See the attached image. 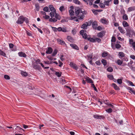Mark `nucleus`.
I'll return each mask as SVG.
<instances>
[{
    "label": "nucleus",
    "mask_w": 135,
    "mask_h": 135,
    "mask_svg": "<svg viewBox=\"0 0 135 135\" xmlns=\"http://www.w3.org/2000/svg\"><path fill=\"white\" fill-rule=\"evenodd\" d=\"M25 21L26 23H28L29 22L28 19L26 17H24L23 16H20L18 18L16 23L18 24H21L23 23Z\"/></svg>",
    "instance_id": "f257e3e1"
},
{
    "label": "nucleus",
    "mask_w": 135,
    "mask_h": 135,
    "mask_svg": "<svg viewBox=\"0 0 135 135\" xmlns=\"http://www.w3.org/2000/svg\"><path fill=\"white\" fill-rule=\"evenodd\" d=\"M32 65L33 68L35 70H40L41 69V67L38 64L35 62H32Z\"/></svg>",
    "instance_id": "f03ea898"
},
{
    "label": "nucleus",
    "mask_w": 135,
    "mask_h": 135,
    "mask_svg": "<svg viewBox=\"0 0 135 135\" xmlns=\"http://www.w3.org/2000/svg\"><path fill=\"white\" fill-rule=\"evenodd\" d=\"M126 29L127 33H128L130 34L132 33V34H134L135 33V32L134 31L132 30V29L131 28V27H128L127 28H126Z\"/></svg>",
    "instance_id": "7ed1b4c3"
},
{
    "label": "nucleus",
    "mask_w": 135,
    "mask_h": 135,
    "mask_svg": "<svg viewBox=\"0 0 135 135\" xmlns=\"http://www.w3.org/2000/svg\"><path fill=\"white\" fill-rule=\"evenodd\" d=\"M57 41L58 44L61 45H66L65 42L63 40L60 39L59 38L57 39Z\"/></svg>",
    "instance_id": "20e7f679"
},
{
    "label": "nucleus",
    "mask_w": 135,
    "mask_h": 135,
    "mask_svg": "<svg viewBox=\"0 0 135 135\" xmlns=\"http://www.w3.org/2000/svg\"><path fill=\"white\" fill-rule=\"evenodd\" d=\"M93 117L98 119H103L104 118V117L103 115H94L93 116Z\"/></svg>",
    "instance_id": "39448f33"
},
{
    "label": "nucleus",
    "mask_w": 135,
    "mask_h": 135,
    "mask_svg": "<svg viewBox=\"0 0 135 135\" xmlns=\"http://www.w3.org/2000/svg\"><path fill=\"white\" fill-rule=\"evenodd\" d=\"M85 11H83L82 10H81L80 13H82V15H81L79 16L78 19L80 20L83 19L84 17V16L83 14H85Z\"/></svg>",
    "instance_id": "423d86ee"
},
{
    "label": "nucleus",
    "mask_w": 135,
    "mask_h": 135,
    "mask_svg": "<svg viewBox=\"0 0 135 135\" xmlns=\"http://www.w3.org/2000/svg\"><path fill=\"white\" fill-rule=\"evenodd\" d=\"M92 26L93 28L94 29H96L98 26L97 22L94 21L92 22Z\"/></svg>",
    "instance_id": "0eeeda50"
},
{
    "label": "nucleus",
    "mask_w": 135,
    "mask_h": 135,
    "mask_svg": "<svg viewBox=\"0 0 135 135\" xmlns=\"http://www.w3.org/2000/svg\"><path fill=\"white\" fill-rule=\"evenodd\" d=\"M70 65L71 67L73 68L75 70H77L78 67L76 65L73 63V62H70Z\"/></svg>",
    "instance_id": "6e6552de"
},
{
    "label": "nucleus",
    "mask_w": 135,
    "mask_h": 135,
    "mask_svg": "<svg viewBox=\"0 0 135 135\" xmlns=\"http://www.w3.org/2000/svg\"><path fill=\"white\" fill-rule=\"evenodd\" d=\"M105 33L104 31H102L98 33L97 35V36L98 37H102L104 35H105Z\"/></svg>",
    "instance_id": "1a4fd4ad"
},
{
    "label": "nucleus",
    "mask_w": 135,
    "mask_h": 135,
    "mask_svg": "<svg viewBox=\"0 0 135 135\" xmlns=\"http://www.w3.org/2000/svg\"><path fill=\"white\" fill-rule=\"evenodd\" d=\"M18 55L20 57H26L27 56L26 54L23 52H21L18 53Z\"/></svg>",
    "instance_id": "9d476101"
},
{
    "label": "nucleus",
    "mask_w": 135,
    "mask_h": 135,
    "mask_svg": "<svg viewBox=\"0 0 135 135\" xmlns=\"http://www.w3.org/2000/svg\"><path fill=\"white\" fill-rule=\"evenodd\" d=\"M112 86L116 90H120L119 88L115 83H113L112 84Z\"/></svg>",
    "instance_id": "9b49d317"
},
{
    "label": "nucleus",
    "mask_w": 135,
    "mask_h": 135,
    "mask_svg": "<svg viewBox=\"0 0 135 135\" xmlns=\"http://www.w3.org/2000/svg\"><path fill=\"white\" fill-rule=\"evenodd\" d=\"M49 8L50 9V10L52 12H55L56 13V10L55 8L53 7V5H50L49 6Z\"/></svg>",
    "instance_id": "f8f14e48"
},
{
    "label": "nucleus",
    "mask_w": 135,
    "mask_h": 135,
    "mask_svg": "<svg viewBox=\"0 0 135 135\" xmlns=\"http://www.w3.org/2000/svg\"><path fill=\"white\" fill-rule=\"evenodd\" d=\"M52 51V50L51 47H49L46 50V52L47 54H51Z\"/></svg>",
    "instance_id": "ddd939ff"
},
{
    "label": "nucleus",
    "mask_w": 135,
    "mask_h": 135,
    "mask_svg": "<svg viewBox=\"0 0 135 135\" xmlns=\"http://www.w3.org/2000/svg\"><path fill=\"white\" fill-rule=\"evenodd\" d=\"M70 45L73 49L76 50H79V47L76 44H70Z\"/></svg>",
    "instance_id": "4468645a"
},
{
    "label": "nucleus",
    "mask_w": 135,
    "mask_h": 135,
    "mask_svg": "<svg viewBox=\"0 0 135 135\" xmlns=\"http://www.w3.org/2000/svg\"><path fill=\"white\" fill-rule=\"evenodd\" d=\"M88 26L87 22H86L82 25L81 27L83 29H86Z\"/></svg>",
    "instance_id": "2eb2a0df"
},
{
    "label": "nucleus",
    "mask_w": 135,
    "mask_h": 135,
    "mask_svg": "<svg viewBox=\"0 0 135 135\" xmlns=\"http://www.w3.org/2000/svg\"><path fill=\"white\" fill-rule=\"evenodd\" d=\"M87 40L91 42H96V40L95 39L91 38L89 36L88 37Z\"/></svg>",
    "instance_id": "dca6fc26"
},
{
    "label": "nucleus",
    "mask_w": 135,
    "mask_h": 135,
    "mask_svg": "<svg viewBox=\"0 0 135 135\" xmlns=\"http://www.w3.org/2000/svg\"><path fill=\"white\" fill-rule=\"evenodd\" d=\"M109 53L107 51H105L103 52L102 54V56L103 57H105L108 55Z\"/></svg>",
    "instance_id": "f3484780"
},
{
    "label": "nucleus",
    "mask_w": 135,
    "mask_h": 135,
    "mask_svg": "<svg viewBox=\"0 0 135 135\" xmlns=\"http://www.w3.org/2000/svg\"><path fill=\"white\" fill-rule=\"evenodd\" d=\"M122 25L124 27H126L129 26L128 23L125 21H123L122 22Z\"/></svg>",
    "instance_id": "a211bd4d"
},
{
    "label": "nucleus",
    "mask_w": 135,
    "mask_h": 135,
    "mask_svg": "<svg viewBox=\"0 0 135 135\" xmlns=\"http://www.w3.org/2000/svg\"><path fill=\"white\" fill-rule=\"evenodd\" d=\"M118 29L120 32L122 33H125L124 30L120 26L118 27Z\"/></svg>",
    "instance_id": "6ab92c4d"
},
{
    "label": "nucleus",
    "mask_w": 135,
    "mask_h": 135,
    "mask_svg": "<svg viewBox=\"0 0 135 135\" xmlns=\"http://www.w3.org/2000/svg\"><path fill=\"white\" fill-rule=\"evenodd\" d=\"M67 39L69 41L73 43L74 42V40L70 36H68Z\"/></svg>",
    "instance_id": "aec40b11"
},
{
    "label": "nucleus",
    "mask_w": 135,
    "mask_h": 135,
    "mask_svg": "<svg viewBox=\"0 0 135 135\" xmlns=\"http://www.w3.org/2000/svg\"><path fill=\"white\" fill-rule=\"evenodd\" d=\"M55 17L56 18V19H57L59 20H60L61 19V17L60 15L56 13H55Z\"/></svg>",
    "instance_id": "412c9836"
},
{
    "label": "nucleus",
    "mask_w": 135,
    "mask_h": 135,
    "mask_svg": "<svg viewBox=\"0 0 135 135\" xmlns=\"http://www.w3.org/2000/svg\"><path fill=\"white\" fill-rule=\"evenodd\" d=\"M135 9V7L133 6L130 7L128 9V10L129 12H131L134 10Z\"/></svg>",
    "instance_id": "4be33fe9"
},
{
    "label": "nucleus",
    "mask_w": 135,
    "mask_h": 135,
    "mask_svg": "<svg viewBox=\"0 0 135 135\" xmlns=\"http://www.w3.org/2000/svg\"><path fill=\"white\" fill-rule=\"evenodd\" d=\"M111 0H105L104 3L105 5L107 6H109L110 4V2L111 1Z\"/></svg>",
    "instance_id": "5701e85b"
},
{
    "label": "nucleus",
    "mask_w": 135,
    "mask_h": 135,
    "mask_svg": "<svg viewBox=\"0 0 135 135\" xmlns=\"http://www.w3.org/2000/svg\"><path fill=\"white\" fill-rule=\"evenodd\" d=\"M119 56L121 57H124L125 56V54L122 52H119L118 54Z\"/></svg>",
    "instance_id": "b1692460"
},
{
    "label": "nucleus",
    "mask_w": 135,
    "mask_h": 135,
    "mask_svg": "<svg viewBox=\"0 0 135 135\" xmlns=\"http://www.w3.org/2000/svg\"><path fill=\"white\" fill-rule=\"evenodd\" d=\"M85 2H87L88 1L89 2V5L91 6L93 4L92 2L94 0H83Z\"/></svg>",
    "instance_id": "393cba45"
},
{
    "label": "nucleus",
    "mask_w": 135,
    "mask_h": 135,
    "mask_svg": "<svg viewBox=\"0 0 135 135\" xmlns=\"http://www.w3.org/2000/svg\"><path fill=\"white\" fill-rule=\"evenodd\" d=\"M100 21L101 22L104 24H107V21L106 20L104 19H101L100 20Z\"/></svg>",
    "instance_id": "a878e982"
},
{
    "label": "nucleus",
    "mask_w": 135,
    "mask_h": 135,
    "mask_svg": "<svg viewBox=\"0 0 135 135\" xmlns=\"http://www.w3.org/2000/svg\"><path fill=\"white\" fill-rule=\"evenodd\" d=\"M21 75L23 76L26 77L27 76L28 74L26 72H24L23 71H21Z\"/></svg>",
    "instance_id": "bb28decb"
},
{
    "label": "nucleus",
    "mask_w": 135,
    "mask_h": 135,
    "mask_svg": "<svg viewBox=\"0 0 135 135\" xmlns=\"http://www.w3.org/2000/svg\"><path fill=\"white\" fill-rule=\"evenodd\" d=\"M86 80L87 81V83H93V80L89 77H88L86 79Z\"/></svg>",
    "instance_id": "cd10ccee"
},
{
    "label": "nucleus",
    "mask_w": 135,
    "mask_h": 135,
    "mask_svg": "<svg viewBox=\"0 0 135 135\" xmlns=\"http://www.w3.org/2000/svg\"><path fill=\"white\" fill-rule=\"evenodd\" d=\"M81 10L80 9H75V14L76 16L78 15L80 13Z\"/></svg>",
    "instance_id": "c85d7f7f"
},
{
    "label": "nucleus",
    "mask_w": 135,
    "mask_h": 135,
    "mask_svg": "<svg viewBox=\"0 0 135 135\" xmlns=\"http://www.w3.org/2000/svg\"><path fill=\"white\" fill-rule=\"evenodd\" d=\"M0 55L4 57H6V54L2 51L0 49Z\"/></svg>",
    "instance_id": "c756f323"
},
{
    "label": "nucleus",
    "mask_w": 135,
    "mask_h": 135,
    "mask_svg": "<svg viewBox=\"0 0 135 135\" xmlns=\"http://www.w3.org/2000/svg\"><path fill=\"white\" fill-rule=\"evenodd\" d=\"M35 9L37 11H38L40 9V6L38 4H36L35 5Z\"/></svg>",
    "instance_id": "7c9ffc66"
},
{
    "label": "nucleus",
    "mask_w": 135,
    "mask_h": 135,
    "mask_svg": "<svg viewBox=\"0 0 135 135\" xmlns=\"http://www.w3.org/2000/svg\"><path fill=\"white\" fill-rule=\"evenodd\" d=\"M49 21L52 22H55L57 21V20L55 18H50L49 19Z\"/></svg>",
    "instance_id": "2f4dec72"
},
{
    "label": "nucleus",
    "mask_w": 135,
    "mask_h": 135,
    "mask_svg": "<svg viewBox=\"0 0 135 135\" xmlns=\"http://www.w3.org/2000/svg\"><path fill=\"white\" fill-rule=\"evenodd\" d=\"M83 36V37L85 39H88V37H89V36H88L87 34L86 33H85L84 34H83V35H82Z\"/></svg>",
    "instance_id": "473e14b6"
},
{
    "label": "nucleus",
    "mask_w": 135,
    "mask_h": 135,
    "mask_svg": "<svg viewBox=\"0 0 135 135\" xmlns=\"http://www.w3.org/2000/svg\"><path fill=\"white\" fill-rule=\"evenodd\" d=\"M122 18L124 20H127L128 19V16L126 14L123 15Z\"/></svg>",
    "instance_id": "72a5a7b5"
},
{
    "label": "nucleus",
    "mask_w": 135,
    "mask_h": 135,
    "mask_svg": "<svg viewBox=\"0 0 135 135\" xmlns=\"http://www.w3.org/2000/svg\"><path fill=\"white\" fill-rule=\"evenodd\" d=\"M69 12L70 16H72L74 15V12L72 9H70L69 11Z\"/></svg>",
    "instance_id": "f704fd0d"
},
{
    "label": "nucleus",
    "mask_w": 135,
    "mask_h": 135,
    "mask_svg": "<svg viewBox=\"0 0 135 135\" xmlns=\"http://www.w3.org/2000/svg\"><path fill=\"white\" fill-rule=\"evenodd\" d=\"M105 111L108 113H111L113 112V110L111 108H109L108 109H106Z\"/></svg>",
    "instance_id": "c9c22d12"
},
{
    "label": "nucleus",
    "mask_w": 135,
    "mask_h": 135,
    "mask_svg": "<svg viewBox=\"0 0 135 135\" xmlns=\"http://www.w3.org/2000/svg\"><path fill=\"white\" fill-rule=\"evenodd\" d=\"M101 61L102 63L103 64L104 66H105L107 65V61L105 60L104 59H102V60Z\"/></svg>",
    "instance_id": "e433bc0d"
},
{
    "label": "nucleus",
    "mask_w": 135,
    "mask_h": 135,
    "mask_svg": "<svg viewBox=\"0 0 135 135\" xmlns=\"http://www.w3.org/2000/svg\"><path fill=\"white\" fill-rule=\"evenodd\" d=\"M73 2L75 4H80V2L78 0H73Z\"/></svg>",
    "instance_id": "4c0bfd02"
},
{
    "label": "nucleus",
    "mask_w": 135,
    "mask_h": 135,
    "mask_svg": "<svg viewBox=\"0 0 135 135\" xmlns=\"http://www.w3.org/2000/svg\"><path fill=\"white\" fill-rule=\"evenodd\" d=\"M43 10L46 12H50V11H49V8L47 7H44L43 9Z\"/></svg>",
    "instance_id": "58836bf2"
},
{
    "label": "nucleus",
    "mask_w": 135,
    "mask_h": 135,
    "mask_svg": "<svg viewBox=\"0 0 135 135\" xmlns=\"http://www.w3.org/2000/svg\"><path fill=\"white\" fill-rule=\"evenodd\" d=\"M107 78H109L110 80H112L114 79V77L113 75H108L107 76Z\"/></svg>",
    "instance_id": "ea45409f"
},
{
    "label": "nucleus",
    "mask_w": 135,
    "mask_h": 135,
    "mask_svg": "<svg viewBox=\"0 0 135 135\" xmlns=\"http://www.w3.org/2000/svg\"><path fill=\"white\" fill-rule=\"evenodd\" d=\"M43 17L45 19H48L50 18V16L46 15L43 16Z\"/></svg>",
    "instance_id": "a19ab883"
},
{
    "label": "nucleus",
    "mask_w": 135,
    "mask_h": 135,
    "mask_svg": "<svg viewBox=\"0 0 135 135\" xmlns=\"http://www.w3.org/2000/svg\"><path fill=\"white\" fill-rule=\"evenodd\" d=\"M107 70L109 72H112L113 71V69L111 67H109L107 68Z\"/></svg>",
    "instance_id": "79ce46f5"
},
{
    "label": "nucleus",
    "mask_w": 135,
    "mask_h": 135,
    "mask_svg": "<svg viewBox=\"0 0 135 135\" xmlns=\"http://www.w3.org/2000/svg\"><path fill=\"white\" fill-rule=\"evenodd\" d=\"M121 47V45L119 44H116L115 45V48L117 49H119Z\"/></svg>",
    "instance_id": "37998d69"
},
{
    "label": "nucleus",
    "mask_w": 135,
    "mask_h": 135,
    "mask_svg": "<svg viewBox=\"0 0 135 135\" xmlns=\"http://www.w3.org/2000/svg\"><path fill=\"white\" fill-rule=\"evenodd\" d=\"M99 6L102 8H104L105 7V5L104 3H100L99 4Z\"/></svg>",
    "instance_id": "c03bdc74"
},
{
    "label": "nucleus",
    "mask_w": 135,
    "mask_h": 135,
    "mask_svg": "<svg viewBox=\"0 0 135 135\" xmlns=\"http://www.w3.org/2000/svg\"><path fill=\"white\" fill-rule=\"evenodd\" d=\"M123 61H122L119 59L117 61V63L119 65H121Z\"/></svg>",
    "instance_id": "a18cd8bd"
},
{
    "label": "nucleus",
    "mask_w": 135,
    "mask_h": 135,
    "mask_svg": "<svg viewBox=\"0 0 135 135\" xmlns=\"http://www.w3.org/2000/svg\"><path fill=\"white\" fill-rule=\"evenodd\" d=\"M122 79H118L117 80V83L119 84H121L122 83Z\"/></svg>",
    "instance_id": "49530a36"
},
{
    "label": "nucleus",
    "mask_w": 135,
    "mask_h": 135,
    "mask_svg": "<svg viewBox=\"0 0 135 135\" xmlns=\"http://www.w3.org/2000/svg\"><path fill=\"white\" fill-rule=\"evenodd\" d=\"M57 51L56 50H54L52 55L53 56H55L57 54Z\"/></svg>",
    "instance_id": "de8ad7c7"
},
{
    "label": "nucleus",
    "mask_w": 135,
    "mask_h": 135,
    "mask_svg": "<svg viewBox=\"0 0 135 135\" xmlns=\"http://www.w3.org/2000/svg\"><path fill=\"white\" fill-rule=\"evenodd\" d=\"M55 74L59 77L61 76V74L59 72H56L55 73Z\"/></svg>",
    "instance_id": "09e8293b"
},
{
    "label": "nucleus",
    "mask_w": 135,
    "mask_h": 135,
    "mask_svg": "<svg viewBox=\"0 0 135 135\" xmlns=\"http://www.w3.org/2000/svg\"><path fill=\"white\" fill-rule=\"evenodd\" d=\"M41 61L39 59H37V60H35V63L37 64H40L41 63H40Z\"/></svg>",
    "instance_id": "8fccbe9b"
},
{
    "label": "nucleus",
    "mask_w": 135,
    "mask_h": 135,
    "mask_svg": "<svg viewBox=\"0 0 135 135\" xmlns=\"http://www.w3.org/2000/svg\"><path fill=\"white\" fill-rule=\"evenodd\" d=\"M4 78L7 80H9L10 79V77L8 75H5L4 76Z\"/></svg>",
    "instance_id": "3c124183"
},
{
    "label": "nucleus",
    "mask_w": 135,
    "mask_h": 135,
    "mask_svg": "<svg viewBox=\"0 0 135 135\" xmlns=\"http://www.w3.org/2000/svg\"><path fill=\"white\" fill-rule=\"evenodd\" d=\"M123 58L122 59V60L123 61H128V59L125 56L124 57H123Z\"/></svg>",
    "instance_id": "603ef678"
},
{
    "label": "nucleus",
    "mask_w": 135,
    "mask_h": 135,
    "mask_svg": "<svg viewBox=\"0 0 135 135\" xmlns=\"http://www.w3.org/2000/svg\"><path fill=\"white\" fill-rule=\"evenodd\" d=\"M92 86L94 88V90L98 92V90L97 89L96 87L95 86L94 84H92Z\"/></svg>",
    "instance_id": "864d4df0"
},
{
    "label": "nucleus",
    "mask_w": 135,
    "mask_h": 135,
    "mask_svg": "<svg viewBox=\"0 0 135 135\" xmlns=\"http://www.w3.org/2000/svg\"><path fill=\"white\" fill-rule=\"evenodd\" d=\"M59 10L61 12L63 11L64 10V7L63 6H61L59 8Z\"/></svg>",
    "instance_id": "5fc2aeb1"
},
{
    "label": "nucleus",
    "mask_w": 135,
    "mask_h": 135,
    "mask_svg": "<svg viewBox=\"0 0 135 135\" xmlns=\"http://www.w3.org/2000/svg\"><path fill=\"white\" fill-rule=\"evenodd\" d=\"M16 128H17L19 129V132H21L22 131H24V130L22 129V128H21L19 126H16Z\"/></svg>",
    "instance_id": "6e6d98bb"
},
{
    "label": "nucleus",
    "mask_w": 135,
    "mask_h": 135,
    "mask_svg": "<svg viewBox=\"0 0 135 135\" xmlns=\"http://www.w3.org/2000/svg\"><path fill=\"white\" fill-rule=\"evenodd\" d=\"M85 31L84 30H82L80 31V35H83V34L85 33Z\"/></svg>",
    "instance_id": "4d7b16f0"
},
{
    "label": "nucleus",
    "mask_w": 135,
    "mask_h": 135,
    "mask_svg": "<svg viewBox=\"0 0 135 135\" xmlns=\"http://www.w3.org/2000/svg\"><path fill=\"white\" fill-rule=\"evenodd\" d=\"M129 42L130 44L132 45L133 42V40L132 39H129Z\"/></svg>",
    "instance_id": "13d9d810"
},
{
    "label": "nucleus",
    "mask_w": 135,
    "mask_h": 135,
    "mask_svg": "<svg viewBox=\"0 0 135 135\" xmlns=\"http://www.w3.org/2000/svg\"><path fill=\"white\" fill-rule=\"evenodd\" d=\"M127 89L129 90L130 91H129V92H130V93H131V92H132V91L133 90L129 86L127 87Z\"/></svg>",
    "instance_id": "bf43d9fd"
},
{
    "label": "nucleus",
    "mask_w": 135,
    "mask_h": 135,
    "mask_svg": "<svg viewBox=\"0 0 135 135\" xmlns=\"http://www.w3.org/2000/svg\"><path fill=\"white\" fill-rule=\"evenodd\" d=\"M116 41V39L115 37H112V38L111 40V41L112 42H114Z\"/></svg>",
    "instance_id": "052dcab7"
},
{
    "label": "nucleus",
    "mask_w": 135,
    "mask_h": 135,
    "mask_svg": "<svg viewBox=\"0 0 135 135\" xmlns=\"http://www.w3.org/2000/svg\"><path fill=\"white\" fill-rule=\"evenodd\" d=\"M52 30L54 32H57V28L56 27H51Z\"/></svg>",
    "instance_id": "680f3d73"
},
{
    "label": "nucleus",
    "mask_w": 135,
    "mask_h": 135,
    "mask_svg": "<svg viewBox=\"0 0 135 135\" xmlns=\"http://www.w3.org/2000/svg\"><path fill=\"white\" fill-rule=\"evenodd\" d=\"M96 41L98 43L100 42L101 41V39L98 38H96L95 39Z\"/></svg>",
    "instance_id": "e2e57ef3"
},
{
    "label": "nucleus",
    "mask_w": 135,
    "mask_h": 135,
    "mask_svg": "<svg viewBox=\"0 0 135 135\" xmlns=\"http://www.w3.org/2000/svg\"><path fill=\"white\" fill-rule=\"evenodd\" d=\"M119 3L118 0H114V3L115 4H117Z\"/></svg>",
    "instance_id": "0e129e2a"
},
{
    "label": "nucleus",
    "mask_w": 135,
    "mask_h": 135,
    "mask_svg": "<svg viewBox=\"0 0 135 135\" xmlns=\"http://www.w3.org/2000/svg\"><path fill=\"white\" fill-rule=\"evenodd\" d=\"M114 44L113 43H111V46L113 50H115V47L114 46Z\"/></svg>",
    "instance_id": "69168bd1"
},
{
    "label": "nucleus",
    "mask_w": 135,
    "mask_h": 135,
    "mask_svg": "<svg viewBox=\"0 0 135 135\" xmlns=\"http://www.w3.org/2000/svg\"><path fill=\"white\" fill-rule=\"evenodd\" d=\"M92 12L95 14L97 15V10L93 9L92 10Z\"/></svg>",
    "instance_id": "338daca9"
},
{
    "label": "nucleus",
    "mask_w": 135,
    "mask_h": 135,
    "mask_svg": "<svg viewBox=\"0 0 135 135\" xmlns=\"http://www.w3.org/2000/svg\"><path fill=\"white\" fill-rule=\"evenodd\" d=\"M130 57L133 60L135 59V56L133 55H131L130 56Z\"/></svg>",
    "instance_id": "774afa93"
}]
</instances>
